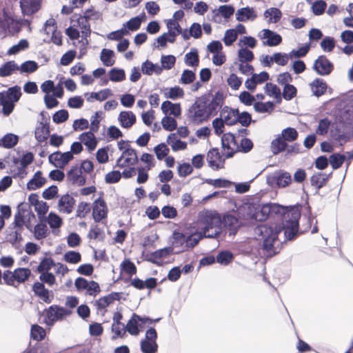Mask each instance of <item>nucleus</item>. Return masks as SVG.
I'll return each mask as SVG.
<instances>
[{
    "label": "nucleus",
    "mask_w": 353,
    "mask_h": 353,
    "mask_svg": "<svg viewBox=\"0 0 353 353\" xmlns=\"http://www.w3.org/2000/svg\"><path fill=\"white\" fill-rule=\"evenodd\" d=\"M72 312L69 310L57 305H52L47 311L48 319L52 322L61 320L65 316L70 315Z\"/></svg>",
    "instance_id": "2eb2a0df"
},
{
    "label": "nucleus",
    "mask_w": 353,
    "mask_h": 353,
    "mask_svg": "<svg viewBox=\"0 0 353 353\" xmlns=\"http://www.w3.org/2000/svg\"><path fill=\"white\" fill-rule=\"evenodd\" d=\"M223 101V94L220 92H217L214 94L212 95V99L210 100H205V104L207 105L206 108L210 117L216 114L217 112L222 107Z\"/></svg>",
    "instance_id": "9d476101"
},
{
    "label": "nucleus",
    "mask_w": 353,
    "mask_h": 353,
    "mask_svg": "<svg viewBox=\"0 0 353 353\" xmlns=\"http://www.w3.org/2000/svg\"><path fill=\"white\" fill-rule=\"evenodd\" d=\"M161 110L165 115H172L178 117L181 114V108L179 103H173L170 101H165L161 104Z\"/></svg>",
    "instance_id": "412c9836"
},
{
    "label": "nucleus",
    "mask_w": 353,
    "mask_h": 353,
    "mask_svg": "<svg viewBox=\"0 0 353 353\" xmlns=\"http://www.w3.org/2000/svg\"><path fill=\"white\" fill-rule=\"evenodd\" d=\"M18 137L13 134H8L3 137L2 146L6 148H12L17 145Z\"/></svg>",
    "instance_id": "13d9d810"
},
{
    "label": "nucleus",
    "mask_w": 353,
    "mask_h": 353,
    "mask_svg": "<svg viewBox=\"0 0 353 353\" xmlns=\"http://www.w3.org/2000/svg\"><path fill=\"white\" fill-rule=\"evenodd\" d=\"M90 17L89 11H87L84 16H81L77 19L78 25L81 30L82 37L85 38L89 37L91 32L90 25L88 21Z\"/></svg>",
    "instance_id": "cd10ccee"
},
{
    "label": "nucleus",
    "mask_w": 353,
    "mask_h": 353,
    "mask_svg": "<svg viewBox=\"0 0 353 353\" xmlns=\"http://www.w3.org/2000/svg\"><path fill=\"white\" fill-rule=\"evenodd\" d=\"M47 222L51 228H59L62 224V219L56 214L50 212L47 217Z\"/></svg>",
    "instance_id": "69168bd1"
},
{
    "label": "nucleus",
    "mask_w": 353,
    "mask_h": 353,
    "mask_svg": "<svg viewBox=\"0 0 353 353\" xmlns=\"http://www.w3.org/2000/svg\"><path fill=\"white\" fill-rule=\"evenodd\" d=\"M157 349L158 345L156 341L147 340L141 341V350L143 353H154Z\"/></svg>",
    "instance_id": "09e8293b"
},
{
    "label": "nucleus",
    "mask_w": 353,
    "mask_h": 353,
    "mask_svg": "<svg viewBox=\"0 0 353 353\" xmlns=\"http://www.w3.org/2000/svg\"><path fill=\"white\" fill-rule=\"evenodd\" d=\"M107 207L103 201H97L93 207L92 215L96 222L101 221L106 216Z\"/></svg>",
    "instance_id": "b1692460"
},
{
    "label": "nucleus",
    "mask_w": 353,
    "mask_h": 353,
    "mask_svg": "<svg viewBox=\"0 0 353 353\" xmlns=\"http://www.w3.org/2000/svg\"><path fill=\"white\" fill-rule=\"evenodd\" d=\"M75 200L68 194L61 196L58 202V209L59 212L70 214L72 212Z\"/></svg>",
    "instance_id": "f3484780"
},
{
    "label": "nucleus",
    "mask_w": 353,
    "mask_h": 353,
    "mask_svg": "<svg viewBox=\"0 0 353 353\" xmlns=\"http://www.w3.org/2000/svg\"><path fill=\"white\" fill-rule=\"evenodd\" d=\"M131 285L138 290H143L145 288L152 290L157 285V281L155 278H148L145 281H143L139 278H135L131 281Z\"/></svg>",
    "instance_id": "4be33fe9"
},
{
    "label": "nucleus",
    "mask_w": 353,
    "mask_h": 353,
    "mask_svg": "<svg viewBox=\"0 0 353 353\" xmlns=\"http://www.w3.org/2000/svg\"><path fill=\"white\" fill-rule=\"evenodd\" d=\"M3 94H0V105L3 107L2 112L5 116L10 115L14 110V103L3 97Z\"/></svg>",
    "instance_id": "a18cd8bd"
},
{
    "label": "nucleus",
    "mask_w": 353,
    "mask_h": 353,
    "mask_svg": "<svg viewBox=\"0 0 353 353\" xmlns=\"http://www.w3.org/2000/svg\"><path fill=\"white\" fill-rule=\"evenodd\" d=\"M49 133L50 130L48 125L41 122L37 126L34 135L36 139L39 142H43L48 139Z\"/></svg>",
    "instance_id": "72a5a7b5"
},
{
    "label": "nucleus",
    "mask_w": 353,
    "mask_h": 353,
    "mask_svg": "<svg viewBox=\"0 0 353 353\" xmlns=\"http://www.w3.org/2000/svg\"><path fill=\"white\" fill-rule=\"evenodd\" d=\"M46 336V331L45 330L38 325H33L31 327V336L33 339L36 341H41L44 339Z\"/></svg>",
    "instance_id": "4d7b16f0"
},
{
    "label": "nucleus",
    "mask_w": 353,
    "mask_h": 353,
    "mask_svg": "<svg viewBox=\"0 0 353 353\" xmlns=\"http://www.w3.org/2000/svg\"><path fill=\"white\" fill-rule=\"evenodd\" d=\"M239 118V110L232 109L225 106L221 111V119H223L226 125H231L235 124Z\"/></svg>",
    "instance_id": "dca6fc26"
},
{
    "label": "nucleus",
    "mask_w": 353,
    "mask_h": 353,
    "mask_svg": "<svg viewBox=\"0 0 353 353\" xmlns=\"http://www.w3.org/2000/svg\"><path fill=\"white\" fill-rule=\"evenodd\" d=\"M283 221L282 227L276 225L261 224L255 228L256 239L262 241L263 254L271 257L279 253L281 250V241L278 235L284 231L285 240L293 239L298 232L299 219L301 210L299 206L281 207Z\"/></svg>",
    "instance_id": "f257e3e1"
},
{
    "label": "nucleus",
    "mask_w": 353,
    "mask_h": 353,
    "mask_svg": "<svg viewBox=\"0 0 353 353\" xmlns=\"http://www.w3.org/2000/svg\"><path fill=\"white\" fill-rule=\"evenodd\" d=\"M286 148L287 143L280 136L272 141L271 149L274 154H277L285 150Z\"/></svg>",
    "instance_id": "a19ab883"
},
{
    "label": "nucleus",
    "mask_w": 353,
    "mask_h": 353,
    "mask_svg": "<svg viewBox=\"0 0 353 353\" xmlns=\"http://www.w3.org/2000/svg\"><path fill=\"white\" fill-rule=\"evenodd\" d=\"M93 132H86L79 135V139L83 143L89 151H93L96 149L98 140Z\"/></svg>",
    "instance_id": "aec40b11"
},
{
    "label": "nucleus",
    "mask_w": 353,
    "mask_h": 353,
    "mask_svg": "<svg viewBox=\"0 0 353 353\" xmlns=\"http://www.w3.org/2000/svg\"><path fill=\"white\" fill-rule=\"evenodd\" d=\"M46 182V179L42 176L41 171L34 173L32 179L27 183V188L30 190H34L41 188Z\"/></svg>",
    "instance_id": "bb28decb"
},
{
    "label": "nucleus",
    "mask_w": 353,
    "mask_h": 353,
    "mask_svg": "<svg viewBox=\"0 0 353 353\" xmlns=\"http://www.w3.org/2000/svg\"><path fill=\"white\" fill-rule=\"evenodd\" d=\"M67 179L72 184H75L79 186L84 185L85 182V177L82 176L81 169L77 166L72 167L68 171L67 174Z\"/></svg>",
    "instance_id": "6ab92c4d"
},
{
    "label": "nucleus",
    "mask_w": 353,
    "mask_h": 353,
    "mask_svg": "<svg viewBox=\"0 0 353 353\" xmlns=\"http://www.w3.org/2000/svg\"><path fill=\"white\" fill-rule=\"evenodd\" d=\"M18 68L21 73H32L38 69V64L34 61H26Z\"/></svg>",
    "instance_id": "49530a36"
},
{
    "label": "nucleus",
    "mask_w": 353,
    "mask_h": 353,
    "mask_svg": "<svg viewBox=\"0 0 353 353\" xmlns=\"http://www.w3.org/2000/svg\"><path fill=\"white\" fill-rule=\"evenodd\" d=\"M125 74L123 70L113 68L110 71V79L114 82H119L124 80Z\"/></svg>",
    "instance_id": "052dcab7"
},
{
    "label": "nucleus",
    "mask_w": 353,
    "mask_h": 353,
    "mask_svg": "<svg viewBox=\"0 0 353 353\" xmlns=\"http://www.w3.org/2000/svg\"><path fill=\"white\" fill-rule=\"evenodd\" d=\"M261 39H266L263 41V45L268 46H276L282 41V37L279 34L269 29H263L259 35Z\"/></svg>",
    "instance_id": "4468645a"
},
{
    "label": "nucleus",
    "mask_w": 353,
    "mask_h": 353,
    "mask_svg": "<svg viewBox=\"0 0 353 353\" xmlns=\"http://www.w3.org/2000/svg\"><path fill=\"white\" fill-rule=\"evenodd\" d=\"M280 137L285 142H292L298 137V132L294 128H287L281 131Z\"/></svg>",
    "instance_id": "79ce46f5"
},
{
    "label": "nucleus",
    "mask_w": 353,
    "mask_h": 353,
    "mask_svg": "<svg viewBox=\"0 0 353 353\" xmlns=\"http://www.w3.org/2000/svg\"><path fill=\"white\" fill-rule=\"evenodd\" d=\"M264 17L270 23H277L281 17V12L276 8H271L265 12Z\"/></svg>",
    "instance_id": "c03bdc74"
},
{
    "label": "nucleus",
    "mask_w": 353,
    "mask_h": 353,
    "mask_svg": "<svg viewBox=\"0 0 353 353\" xmlns=\"http://www.w3.org/2000/svg\"><path fill=\"white\" fill-rule=\"evenodd\" d=\"M233 259V254L229 251L221 252L216 256V261L221 264L226 265L230 263Z\"/></svg>",
    "instance_id": "0e129e2a"
},
{
    "label": "nucleus",
    "mask_w": 353,
    "mask_h": 353,
    "mask_svg": "<svg viewBox=\"0 0 353 353\" xmlns=\"http://www.w3.org/2000/svg\"><path fill=\"white\" fill-rule=\"evenodd\" d=\"M145 14H142L140 16H137L130 19L124 26H126L129 30L134 31L140 28L141 21L145 19Z\"/></svg>",
    "instance_id": "8fccbe9b"
},
{
    "label": "nucleus",
    "mask_w": 353,
    "mask_h": 353,
    "mask_svg": "<svg viewBox=\"0 0 353 353\" xmlns=\"http://www.w3.org/2000/svg\"><path fill=\"white\" fill-rule=\"evenodd\" d=\"M274 178L276 180L278 186L285 188L292 181V177L289 172L279 170L274 173Z\"/></svg>",
    "instance_id": "2f4dec72"
},
{
    "label": "nucleus",
    "mask_w": 353,
    "mask_h": 353,
    "mask_svg": "<svg viewBox=\"0 0 353 353\" xmlns=\"http://www.w3.org/2000/svg\"><path fill=\"white\" fill-rule=\"evenodd\" d=\"M290 59V53H281V52H276L273 54V60L274 62L279 65H287L289 59Z\"/></svg>",
    "instance_id": "338daca9"
},
{
    "label": "nucleus",
    "mask_w": 353,
    "mask_h": 353,
    "mask_svg": "<svg viewBox=\"0 0 353 353\" xmlns=\"http://www.w3.org/2000/svg\"><path fill=\"white\" fill-rule=\"evenodd\" d=\"M163 128L168 131H172L176 128V121L168 115H165L161 121Z\"/></svg>",
    "instance_id": "680f3d73"
},
{
    "label": "nucleus",
    "mask_w": 353,
    "mask_h": 353,
    "mask_svg": "<svg viewBox=\"0 0 353 353\" xmlns=\"http://www.w3.org/2000/svg\"><path fill=\"white\" fill-rule=\"evenodd\" d=\"M329 176L323 173L315 174L310 179L311 185L319 190L325 184Z\"/></svg>",
    "instance_id": "4c0bfd02"
},
{
    "label": "nucleus",
    "mask_w": 353,
    "mask_h": 353,
    "mask_svg": "<svg viewBox=\"0 0 353 353\" xmlns=\"http://www.w3.org/2000/svg\"><path fill=\"white\" fill-rule=\"evenodd\" d=\"M274 206L270 203L263 205L252 203L243 207L244 210L247 211L248 218L255 219L256 221H263L268 218Z\"/></svg>",
    "instance_id": "20e7f679"
},
{
    "label": "nucleus",
    "mask_w": 353,
    "mask_h": 353,
    "mask_svg": "<svg viewBox=\"0 0 353 353\" xmlns=\"http://www.w3.org/2000/svg\"><path fill=\"white\" fill-rule=\"evenodd\" d=\"M139 320H141V316L137 314H133L131 319L125 326V331L128 332L132 335L137 336L139 333L138 328Z\"/></svg>",
    "instance_id": "f704fd0d"
},
{
    "label": "nucleus",
    "mask_w": 353,
    "mask_h": 353,
    "mask_svg": "<svg viewBox=\"0 0 353 353\" xmlns=\"http://www.w3.org/2000/svg\"><path fill=\"white\" fill-rule=\"evenodd\" d=\"M32 290L42 301L46 303H50L49 291L45 288L42 283L36 282L32 286Z\"/></svg>",
    "instance_id": "7c9ffc66"
},
{
    "label": "nucleus",
    "mask_w": 353,
    "mask_h": 353,
    "mask_svg": "<svg viewBox=\"0 0 353 353\" xmlns=\"http://www.w3.org/2000/svg\"><path fill=\"white\" fill-rule=\"evenodd\" d=\"M0 94H3L4 98L15 103L19 100L21 95V88L19 86L15 85L8 88V90L6 92H0Z\"/></svg>",
    "instance_id": "473e14b6"
},
{
    "label": "nucleus",
    "mask_w": 353,
    "mask_h": 353,
    "mask_svg": "<svg viewBox=\"0 0 353 353\" xmlns=\"http://www.w3.org/2000/svg\"><path fill=\"white\" fill-rule=\"evenodd\" d=\"M234 12V9L230 6H221L218 10H214L213 11V19L216 21L215 18L219 17V14H221L224 18L228 19L233 14Z\"/></svg>",
    "instance_id": "ea45409f"
},
{
    "label": "nucleus",
    "mask_w": 353,
    "mask_h": 353,
    "mask_svg": "<svg viewBox=\"0 0 353 353\" xmlns=\"http://www.w3.org/2000/svg\"><path fill=\"white\" fill-rule=\"evenodd\" d=\"M199 227L204 237H217L222 231L221 215L211 210L201 212L199 216Z\"/></svg>",
    "instance_id": "f03ea898"
},
{
    "label": "nucleus",
    "mask_w": 353,
    "mask_h": 353,
    "mask_svg": "<svg viewBox=\"0 0 353 353\" xmlns=\"http://www.w3.org/2000/svg\"><path fill=\"white\" fill-rule=\"evenodd\" d=\"M222 225L229 230L230 235L236 234L239 224L237 219L231 214L225 215L222 220Z\"/></svg>",
    "instance_id": "a878e982"
},
{
    "label": "nucleus",
    "mask_w": 353,
    "mask_h": 353,
    "mask_svg": "<svg viewBox=\"0 0 353 353\" xmlns=\"http://www.w3.org/2000/svg\"><path fill=\"white\" fill-rule=\"evenodd\" d=\"M265 92L270 97L281 99V90L276 85L272 83H266L265 86Z\"/></svg>",
    "instance_id": "bf43d9fd"
},
{
    "label": "nucleus",
    "mask_w": 353,
    "mask_h": 353,
    "mask_svg": "<svg viewBox=\"0 0 353 353\" xmlns=\"http://www.w3.org/2000/svg\"><path fill=\"white\" fill-rule=\"evenodd\" d=\"M27 216L34 218V214L30 211L28 204L20 203L17 207V212L14 215V221L13 223L14 226L19 229L14 232L15 239H17L18 236L21 235V230L25 224V217Z\"/></svg>",
    "instance_id": "423d86ee"
},
{
    "label": "nucleus",
    "mask_w": 353,
    "mask_h": 353,
    "mask_svg": "<svg viewBox=\"0 0 353 353\" xmlns=\"http://www.w3.org/2000/svg\"><path fill=\"white\" fill-rule=\"evenodd\" d=\"M33 232L35 239L41 240L47 236L48 229L45 223H39L34 226Z\"/></svg>",
    "instance_id": "de8ad7c7"
},
{
    "label": "nucleus",
    "mask_w": 353,
    "mask_h": 353,
    "mask_svg": "<svg viewBox=\"0 0 353 353\" xmlns=\"http://www.w3.org/2000/svg\"><path fill=\"white\" fill-rule=\"evenodd\" d=\"M117 293L110 294L97 300L94 305L97 307V310H103L111 304L117 299Z\"/></svg>",
    "instance_id": "e433bc0d"
},
{
    "label": "nucleus",
    "mask_w": 353,
    "mask_h": 353,
    "mask_svg": "<svg viewBox=\"0 0 353 353\" xmlns=\"http://www.w3.org/2000/svg\"><path fill=\"white\" fill-rule=\"evenodd\" d=\"M207 161L209 166L214 170L223 168L225 159L221 156L218 149L213 148L207 154Z\"/></svg>",
    "instance_id": "ddd939ff"
},
{
    "label": "nucleus",
    "mask_w": 353,
    "mask_h": 353,
    "mask_svg": "<svg viewBox=\"0 0 353 353\" xmlns=\"http://www.w3.org/2000/svg\"><path fill=\"white\" fill-rule=\"evenodd\" d=\"M185 62L189 66H197L199 65V55L196 49L192 50L185 54Z\"/></svg>",
    "instance_id": "5fc2aeb1"
},
{
    "label": "nucleus",
    "mask_w": 353,
    "mask_h": 353,
    "mask_svg": "<svg viewBox=\"0 0 353 353\" xmlns=\"http://www.w3.org/2000/svg\"><path fill=\"white\" fill-rule=\"evenodd\" d=\"M310 88L314 96L320 97L325 93L327 85L323 79L317 78L310 83Z\"/></svg>",
    "instance_id": "c85d7f7f"
},
{
    "label": "nucleus",
    "mask_w": 353,
    "mask_h": 353,
    "mask_svg": "<svg viewBox=\"0 0 353 353\" xmlns=\"http://www.w3.org/2000/svg\"><path fill=\"white\" fill-rule=\"evenodd\" d=\"M238 57L241 63L250 62L254 59L253 52L246 48H241L239 50Z\"/></svg>",
    "instance_id": "6e6d98bb"
},
{
    "label": "nucleus",
    "mask_w": 353,
    "mask_h": 353,
    "mask_svg": "<svg viewBox=\"0 0 353 353\" xmlns=\"http://www.w3.org/2000/svg\"><path fill=\"white\" fill-rule=\"evenodd\" d=\"M162 92L165 98L170 99L172 100L181 99L184 96L183 90L179 86L166 88H164Z\"/></svg>",
    "instance_id": "c756f323"
},
{
    "label": "nucleus",
    "mask_w": 353,
    "mask_h": 353,
    "mask_svg": "<svg viewBox=\"0 0 353 353\" xmlns=\"http://www.w3.org/2000/svg\"><path fill=\"white\" fill-rule=\"evenodd\" d=\"M74 285L78 291L85 290L88 294L92 296H96L101 292L99 285L97 282L89 281L82 277H78L75 280Z\"/></svg>",
    "instance_id": "6e6552de"
},
{
    "label": "nucleus",
    "mask_w": 353,
    "mask_h": 353,
    "mask_svg": "<svg viewBox=\"0 0 353 353\" xmlns=\"http://www.w3.org/2000/svg\"><path fill=\"white\" fill-rule=\"evenodd\" d=\"M73 159V155L70 152L61 153L56 152L49 156V161L59 168H63Z\"/></svg>",
    "instance_id": "9b49d317"
},
{
    "label": "nucleus",
    "mask_w": 353,
    "mask_h": 353,
    "mask_svg": "<svg viewBox=\"0 0 353 353\" xmlns=\"http://www.w3.org/2000/svg\"><path fill=\"white\" fill-rule=\"evenodd\" d=\"M222 146L223 149L228 150L225 154L227 158H230L233 154L239 150V145H238L235 137L231 133L225 134L222 137Z\"/></svg>",
    "instance_id": "f8f14e48"
},
{
    "label": "nucleus",
    "mask_w": 353,
    "mask_h": 353,
    "mask_svg": "<svg viewBox=\"0 0 353 353\" xmlns=\"http://www.w3.org/2000/svg\"><path fill=\"white\" fill-rule=\"evenodd\" d=\"M330 163L334 170L339 168L346 160V156L341 154H334L330 157Z\"/></svg>",
    "instance_id": "3c124183"
},
{
    "label": "nucleus",
    "mask_w": 353,
    "mask_h": 353,
    "mask_svg": "<svg viewBox=\"0 0 353 353\" xmlns=\"http://www.w3.org/2000/svg\"><path fill=\"white\" fill-rule=\"evenodd\" d=\"M254 110L258 113H271L274 108V104L273 102H256L253 105Z\"/></svg>",
    "instance_id": "58836bf2"
},
{
    "label": "nucleus",
    "mask_w": 353,
    "mask_h": 353,
    "mask_svg": "<svg viewBox=\"0 0 353 353\" xmlns=\"http://www.w3.org/2000/svg\"><path fill=\"white\" fill-rule=\"evenodd\" d=\"M114 56V53L112 50L104 48L101 52V61L105 66H112L114 64V60L112 59Z\"/></svg>",
    "instance_id": "37998d69"
},
{
    "label": "nucleus",
    "mask_w": 353,
    "mask_h": 353,
    "mask_svg": "<svg viewBox=\"0 0 353 353\" xmlns=\"http://www.w3.org/2000/svg\"><path fill=\"white\" fill-rule=\"evenodd\" d=\"M237 39L236 31L234 29L227 30L223 37V42L225 46H231Z\"/></svg>",
    "instance_id": "774afa93"
},
{
    "label": "nucleus",
    "mask_w": 353,
    "mask_h": 353,
    "mask_svg": "<svg viewBox=\"0 0 353 353\" xmlns=\"http://www.w3.org/2000/svg\"><path fill=\"white\" fill-rule=\"evenodd\" d=\"M138 162V157L135 150L130 145L123 151L121 157L117 160L116 167L123 168L125 167L134 165Z\"/></svg>",
    "instance_id": "0eeeda50"
},
{
    "label": "nucleus",
    "mask_w": 353,
    "mask_h": 353,
    "mask_svg": "<svg viewBox=\"0 0 353 353\" xmlns=\"http://www.w3.org/2000/svg\"><path fill=\"white\" fill-rule=\"evenodd\" d=\"M20 7L24 15H31L40 8V0H21Z\"/></svg>",
    "instance_id": "a211bd4d"
},
{
    "label": "nucleus",
    "mask_w": 353,
    "mask_h": 353,
    "mask_svg": "<svg viewBox=\"0 0 353 353\" xmlns=\"http://www.w3.org/2000/svg\"><path fill=\"white\" fill-rule=\"evenodd\" d=\"M203 237H204V235L202 232H196L190 235L186 238V244L185 245V247L193 248Z\"/></svg>",
    "instance_id": "e2e57ef3"
},
{
    "label": "nucleus",
    "mask_w": 353,
    "mask_h": 353,
    "mask_svg": "<svg viewBox=\"0 0 353 353\" xmlns=\"http://www.w3.org/2000/svg\"><path fill=\"white\" fill-rule=\"evenodd\" d=\"M118 120L121 127L130 128L136 122V116L131 111H122L119 115Z\"/></svg>",
    "instance_id": "5701e85b"
},
{
    "label": "nucleus",
    "mask_w": 353,
    "mask_h": 353,
    "mask_svg": "<svg viewBox=\"0 0 353 353\" xmlns=\"http://www.w3.org/2000/svg\"><path fill=\"white\" fill-rule=\"evenodd\" d=\"M18 65L14 61H9L0 67V77H6L18 71Z\"/></svg>",
    "instance_id": "c9c22d12"
},
{
    "label": "nucleus",
    "mask_w": 353,
    "mask_h": 353,
    "mask_svg": "<svg viewBox=\"0 0 353 353\" xmlns=\"http://www.w3.org/2000/svg\"><path fill=\"white\" fill-rule=\"evenodd\" d=\"M205 100L200 99L196 100L189 108L188 118L194 124H200L208 120L210 117L208 110Z\"/></svg>",
    "instance_id": "7ed1b4c3"
},
{
    "label": "nucleus",
    "mask_w": 353,
    "mask_h": 353,
    "mask_svg": "<svg viewBox=\"0 0 353 353\" xmlns=\"http://www.w3.org/2000/svg\"><path fill=\"white\" fill-rule=\"evenodd\" d=\"M31 271L28 268H17L14 272L5 271L3 279L9 285H14L15 282L24 283L30 276Z\"/></svg>",
    "instance_id": "39448f33"
},
{
    "label": "nucleus",
    "mask_w": 353,
    "mask_h": 353,
    "mask_svg": "<svg viewBox=\"0 0 353 353\" xmlns=\"http://www.w3.org/2000/svg\"><path fill=\"white\" fill-rule=\"evenodd\" d=\"M256 17L257 15L254 10L249 7L241 8L236 13V19L239 21H253Z\"/></svg>",
    "instance_id": "393cba45"
},
{
    "label": "nucleus",
    "mask_w": 353,
    "mask_h": 353,
    "mask_svg": "<svg viewBox=\"0 0 353 353\" xmlns=\"http://www.w3.org/2000/svg\"><path fill=\"white\" fill-rule=\"evenodd\" d=\"M327 3L323 0H316L312 5L311 9L314 15L319 16L324 13Z\"/></svg>",
    "instance_id": "864d4df0"
},
{
    "label": "nucleus",
    "mask_w": 353,
    "mask_h": 353,
    "mask_svg": "<svg viewBox=\"0 0 353 353\" xmlns=\"http://www.w3.org/2000/svg\"><path fill=\"white\" fill-rule=\"evenodd\" d=\"M112 94L111 90L109 89H105L103 90H101L99 92H92L89 97L87 98L88 101H91L93 99L98 100V101H104L109 96Z\"/></svg>",
    "instance_id": "603ef678"
},
{
    "label": "nucleus",
    "mask_w": 353,
    "mask_h": 353,
    "mask_svg": "<svg viewBox=\"0 0 353 353\" xmlns=\"http://www.w3.org/2000/svg\"><path fill=\"white\" fill-rule=\"evenodd\" d=\"M313 69L317 74L325 76L332 72L334 65L325 56L322 55L314 61Z\"/></svg>",
    "instance_id": "1a4fd4ad"
}]
</instances>
